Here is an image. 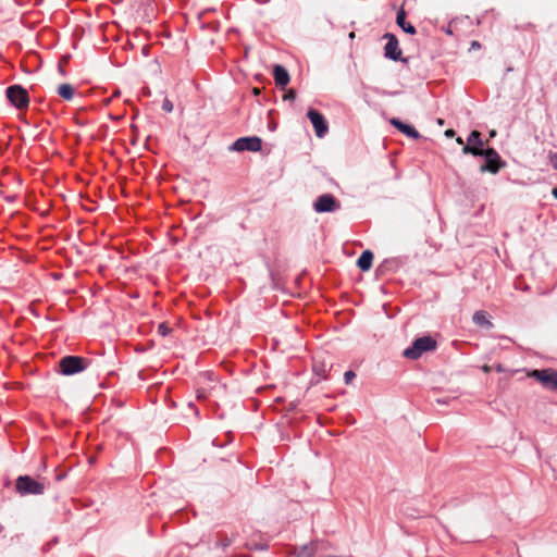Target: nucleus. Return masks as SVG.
Returning <instances> with one entry per match:
<instances>
[{
  "mask_svg": "<svg viewBox=\"0 0 557 557\" xmlns=\"http://www.w3.org/2000/svg\"><path fill=\"white\" fill-rule=\"evenodd\" d=\"M314 554H315V546L310 544V545H304L300 548L296 549L292 554V557H313Z\"/></svg>",
  "mask_w": 557,
  "mask_h": 557,
  "instance_id": "nucleus-17",
  "label": "nucleus"
},
{
  "mask_svg": "<svg viewBox=\"0 0 557 557\" xmlns=\"http://www.w3.org/2000/svg\"><path fill=\"white\" fill-rule=\"evenodd\" d=\"M373 253L370 250H364L357 260V265L362 271H369L372 267Z\"/></svg>",
  "mask_w": 557,
  "mask_h": 557,
  "instance_id": "nucleus-14",
  "label": "nucleus"
},
{
  "mask_svg": "<svg viewBox=\"0 0 557 557\" xmlns=\"http://www.w3.org/2000/svg\"><path fill=\"white\" fill-rule=\"evenodd\" d=\"M228 545V542H223V546L226 547Z\"/></svg>",
  "mask_w": 557,
  "mask_h": 557,
  "instance_id": "nucleus-35",
  "label": "nucleus"
},
{
  "mask_svg": "<svg viewBox=\"0 0 557 557\" xmlns=\"http://www.w3.org/2000/svg\"><path fill=\"white\" fill-rule=\"evenodd\" d=\"M528 375L540 382L543 387L550 391H557V370L550 368L533 370L529 372Z\"/></svg>",
  "mask_w": 557,
  "mask_h": 557,
  "instance_id": "nucleus-6",
  "label": "nucleus"
},
{
  "mask_svg": "<svg viewBox=\"0 0 557 557\" xmlns=\"http://www.w3.org/2000/svg\"><path fill=\"white\" fill-rule=\"evenodd\" d=\"M356 374L354 371H346L344 374V380L346 384H350L355 379Z\"/></svg>",
  "mask_w": 557,
  "mask_h": 557,
  "instance_id": "nucleus-22",
  "label": "nucleus"
},
{
  "mask_svg": "<svg viewBox=\"0 0 557 557\" xmlns=\"http://www.w3.org/2000/svg\"><path fill=\"white\" fill-rule=\"evenodd\" d=\"M548 160L552 164V166L557 171V152H554V151H548Z\"/></svg>",
  "mask_w": 557,
  "mask_h": 557,
  "instance_id": "nucleus-19",
  "label": "nucleus"
},
{
  "mask_svg": "<svg viewBox=\"0 0 557 557\" xmlns=\"http://www.w3.org/2000/svg\"><path fill=\"white\" fill-rule=\"evenodd\" d=\"M88 366V360L78 356H65L59 361L60 372L63 375H73L84 371Z\"/></svg>",
  "mask_w": 557,
  "mask_h": 557,
  "instance_id": "nucleus-3",
  "label": "nucleus"
},
{
  "mask_svg": "<svg viewBox=\"0 0 557 557\" xmlns=\"http://www.w3.org/2000/svg\"><path fill=\"white\" fill-rule=\"evenodd\" d=\"M273 76H274L276 86L282 89L288 85L289 79H290L287 70L280 64L274 65Z\"/></svg>",
  "mask_w": 557,
  "mask_h": 557,
  "instance_id": "nucleus-11",
  "label": "nucleus"
},
{
  "mask_svg": "<svg viewBox=\"0 0 557 557\" xmlns=\"http://www.w3.org/2000/svg\"><path fill=\"white\" fill-rule=\"evenodd\" d=\"M552 195L554 196V198L557 199V187H554L553 190H552Z\"/></svg>",
  "mask_w": 557,
  "mask_h": 557,
  "instance_id": "nucleus-28",
  "label": "nucleus"
},
{
  "mask_svg": "<svg viewBox=\"0 0 557 557\" xmlns=\"http://www.w3.org/2000/svg\"><path fill=\"white\" fill-rule=\"evenodd\" d=\"M158 331L162 336H166L171 332V329L165 323H161Z\"/></svg>",
  "mask_w": 557,
  "mask_h": 557,
  "instance_id": "nucleus-21",
  "label": "nucleus"
},
{
  "mask_svg": "<svg viewBox=\"0 0 557 557\" xmlns=\"http://www.w3.org/2000/svg\"><path fill=\"white\" fill-rule=\"evenodd\" d=\"M9 101L18 110L26 109L29 104V96L21 85H12L7 88Z\"/></svg>",
  "mask_w": 557,
  "mask_h": 557,
  "instance_id": "nucleus-5",
  "label": "nucleus"
},
{
  "mask_svg": "<svg viewBox=\"0 0 557 557\" xmlns=\"http://www.w3.org/2000/svg\"><path fill=\"white\" fill-rule=\"evenodd\" d=\"M437 124L438 125H444V120L443 119H437Z\"/></svg>",
  "mask_w": 557,
  "mask_h": 557,
  "instance_id": "nucleus-32",
  "label": "nucleus"
},
{
  "mask_svg": "<svg viewBox=\"0 0 557 557\" xmlns=\"http://www.w3.org/2000/svg\"><path fill=\"white\" fill-rule=\"evenodd\" d=\"M495 135H496V131L492 129V131L490 132V136H491V137H494Z\"/></svg>",
  "mask_w": 557,
  "mask_h": 557,
  "instance_id": "nucleus-33",
  "label": "nucleus"
},
{
  "mask_svg": "<svg viewBox=\"0 0 557 557\" xmlns=\"http://www.w3.org/2000/svg\"><path fill=\"white\" fill-rule=\"evenodd\" d=\"M385 38L388 39L384 48L385 57L394 61L399 60L401 50L399 49L397 38L393 34H386Z\"/></svg>",
  "mask_w": 557,
  "mask_h": 557,
  "instance_id": "nucleus-10",
  "label": "nucleus"
},
{
  "mask_svg": "<svg viewBox=\"0 0 557 557\" xmlns=\"http://www.w3.org/2000/svg\"><path fill=\"white\" fill-rule=\"evenodd\" d=\"M255 95H258L260 92L259 88L253 89Z\"/></svg>",
  "mask_w": 557,
  "mask_h": 557,
  "instance_id": "nucleus-34",
  "label": "nucleus"
},
{
  "mask_svg": "<svg viewBox=\"0 0 557 557\" xmlns=\"http://www.w3.org/2000/svg\"><path fill=\"white\" fill-rule=\"evenodd\" d=\"M472 48H480V44L478 41H472Z\"/></svg>",
  "mask_w": 557,
  "mask_h": 557,
  "instance_id": "nucleus-29",
  "label": "nucleus"
},
{
  "mask_svg": "<svg viewBox=\"0 0 557 557\" xmlns=\"http://www.w3.org/2000/svg\"><path fill=\"white\" fill-rule=\"evenodd\" d=\"M396 23L407 34L414 35L417 33L414 26L406 22V12L404 9L397 12Z\"/></svg>",
  "mask_w": 557,
  "mask_h": 557,
  "instance_id": "nucleus-13",
  "label": "nucleus"
},
{
  "mask_svg": "<svg viewBox=\"0 0 557 557\" xmlns=\"http://www.w3.org/2000/svg\"><path fill=\"white\" fill-rule=\"evenodd\" d=\"M57 92L64 100H72L75 89L71 84H62L58 87Z\"/></svg>",
  "mask_w": 557,
  "mask_h": 557,
  "instance_id": "nucleus-15",
  "label": "nucleus"
},
{
  "mask_svg": "<svg viewBox=\"0 0 557 557\" xmlns=\"http://www.w3.org/2000/svg\"><path fill=\"white\" fill-rule=\"evenodd\" d=\"M455 135H456V132L453 128H449V129L445 131V136L448 137V138H451Z\"/></svg>",
  "mask_w": 557,
  "mask_h": 557,
  "instance_id": "nucleus-26",
  "label": "nucleus"
},
{
  "mask_svg": "<svg viewBox=\"0 0 557 557\" xmlns=\"http://www.w3.org/2000/svg\"><path fill=\"white\" fill-rule=\"evenodd\" d=\"M162 109L165 112H172L173 111V103L170 99L165 98L162 103Z\"/></svg>",
  "mask_w": 557,
  "mask_h": 557,
  "instance_id": "nucleus-20",
  "label": "nucleus"
},
{
  "mask_svg": "<svg viewBox=\"0 0 557 557\" xmlns=\"http://www.w3.org/2000/svg\"><path fill=\"white\" fill-rule=\"evenodd\" d=\"M472 320L475 324L485 326V327H492V322L487 319V313L485 311H476L474 312Z\"/></svg>",
  "mask_w": 557,
  "mask_h": 557,
  "instance_id": "nucleus-16",
  "label": "nucleus"
},
{
  "mask_svg": "<svg viewBox=\"0 0 557 557\" xmlns=\"http://www.w3.org/2000/svg\"><path fill=\"white\" fill-rule=\"evenodd\" d=\"M307 116L311 121L315 135L319 138H322L329 132V125L324 116L317 110L310 109L307 113Z\"/></svg>",
  "mask_w": 557,
  "mask_h": 557,
  "instance_id": "nucleus-8",
  "label": "nucleus"
},
{
  "mask_svg": "<svg viewBox=\"0 0 557 557\" xmlns=\"http://www.w3.org/2000/svg\"><path fill=\"white\" fill-rule=\"evenodd\" d=\"M482 370H483L484 372L488 373V372L492 370V368H491L490 366H487V364H484V366L482 367Z\"/></svg>",
  "mask_w": 557,
  "mask_h": 557,
  "instance_id": "nucleus-27",
  "label": "nucleus"
},
{
  "mask_svg": "<svg viewBox=\"0 0 557 557\" xmlns=\"http://www.w3.org/2000/svg\"><path fill=\"white\" fill-rule=\"evenodd\" d=\"M462 153L471 154L474 157H484L485 163L480 166V172H488L497 174L502 169L506 166V162L502 160L499 153L494 148H486L485 150H479L474 147H462Z\"/></svg>",
  "mask_w": 557,
  "mask_h": 557,
  "instance_id": "nucleus-1",
  "label": "nucleus"
},
{
  "mask_svg": "<svg viewBox=\"0 0 557 557\" xmlns=\"http://www.w3.org/2000/svg\"><path fill=\"white\" fill-rule=\"evenodd\" d=\"M483 146H484V143L482 139H479V143H474L472 145H463V147H474V148H478L479 150H485L483 148Z\"/></svg>",
  "mask_w": 557,
  "mask_h": 557,
  "instance_id": "nucleus-25",
  "label": "nucleus"
},
{
  "mask_svg": "<svg viewBox=\"0 0 557 557\" xmlns=\"http://www.w3.org/2000/svg\"><path fill=\"white\" fill-rule=\"evenodd\" d=\"M235 151H259L261 149V139L259 137H242L238 138L232 146Z\"/></svg>",
  "mask_w": 557,
  "mask_h": 557,
  "instance_id": "nucleus-9",
  "label": "nucleus"
},
{
  "mask_svg": "<svg viewBox=\"0 0 557 557\" xmlns=\"http://www.w3.org/2000/svg\"><path fill=\"white\" fill-rule=\"evenodd\" d=\"M456 141H457V144H459V145H463V140H462V138H461V137H458V138L456 139Z\"/></svg>",
  "mask_w": 557,
  "mask_h": 557,
  "instance_id": "nucleus-30",
  "label": "nucleus"
},
{
  "mask_svg": "<svg viewBox=\"0 0 557 557\" xmlns=\"http://www.w3.org/2000/svg\"><path fill=\"white\" fill-rule=\"evenodd\" d=\"M341 207L338 200L331 194H324L317 198L313 208L317 212H333Z\"/></svg>",
  "mask_w": 557,
  "mask_h": 557,
  "instance_id": "nucleus-7",
  "label": "nucleus"
},
{
  "mask_svg": "<svg viewBox=\"0 0 557 557\" xmlns=\"http://www.w3.org/2000/svg\"><path fill=\"white\" fill-rule=\"evenodd\" d=\"M496 370H497L498 372H502L504 369H503L502 364H497Z\"/></svg>",
  "mask_w": 557,
  "mask_h": 557,
  "instance_id": "nucleus-31",
  "label": "nucleus"
},
{
  "mask_svg": "<svg viewBox=\"0 0 557 557\" xmlns=\"http://www.w3.org/2000/svg\"><path fill=\"white\" fill-rule=\"evenodd\" d=\"M481 133L479 131H472L468 137V144L467 145H472L474 143H479V139H481Z\"/></svg>",
  "mask_w": 557,
  "mask_h": 557,
  "instance_id": "nucleus-18",
  "label": "nucleus"
},
{
  "mask_svg": "<svg viewBox=\"0 0 557 557\" xmlns=\"http://www.w3.org/2000/svg\"><path fill=\"white\" fill-rule=\"evenodd\" d=\"M15 488L21 495H41L45 492V484L29 475H20L16 480Z\"/></svg>",
  "mask_w": 557,
  "mask_h": 557,
  "instance_id": "nucleus-4",
  "label": "nucleus"
},
{
  "mask_svg": "<svg viewBox=\"0 0 557 557\" xmlns=\"http://www.w3.org/2000/svg\"><path fill=\"white\" fill-rule=\"evenodd\" d=\"M207 394H208V392H207L206 388L199 387L197 389V399H199V400L206 399L207 398Z\"/></svg>",
  "mask_w": 557,
  "mask_h": 557,
  "instance_id": "nucleus-24",
  "label": "nucleus"
},
{
  "mask_svg": "<svg viewBox=\"0 0 557 557\" xmlns=\"http://www.w3.org/2000/svg\"><path fill=\"white\" fill-rule=\"evenodd\" d=\"M436 346V341L431 336L419 337L414 339L410 347L404 350L403 355L407 359L417 360L423 352L435 350Z\"/></svg>",
  "mask_w": 557,
  "mask_h": 557,
  "instance_id": "nucleus-2",
  "label": "nucleus"
},
{
  "mask_svg": "<svg viewBox=\"0 0 557 557\" xmlns=\"http://www.w3.org/2000/svg\"><path fill=\"white\" fill-rule=\"evenodd\" d=\"M296 98V91L294 89H289L287 90L284 96H283V100H294Z\"/></svg>",
  "mask_w": 557,
  "mask_h": 557,
  "instance_id": "nucleus-23",
  "label": "nucleus"
},
{
  "mask_svg": "<svg viewBox=\"0 0 557 557\" xmlns=\"http://www.w3.org/2000/svg\"><path fill=\"white\" fill-rule=\"evenodd\" d=\"M391 124L394 125L398 131L403 134L407 135L410 138L418 139L420 138L419 132L411 125L405 124L398 119H392Z\"/></svg>",
  "mask_w": 557,
  "mask_h": 557,
  "instance_id": "nucleus-12",
  "label": "nucleus"
}]
</instances>
